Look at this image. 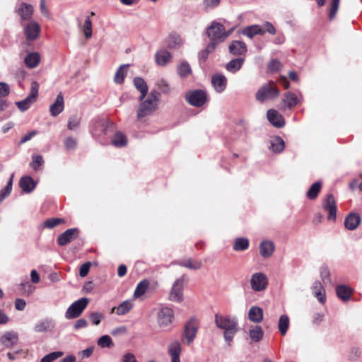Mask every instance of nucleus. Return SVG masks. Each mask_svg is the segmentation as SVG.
Wrapping results in <instances>:
<instances>
[{"instance_id": "1", "label": "nucleus", "mask_w": 362, "mask_h": 362, "mask_svg": "<svg viewBox=\"0 0 362 362\" xmlns=\"http://www.w3.org/2000/svg\"><path fill=\"white\" fill-rule=\"evenodd\" d=\"M215 324L217 327L223 330V338L230 346L234 336L238 331V322L235 317L228 315H215Z\"/></svg>"}, {"instance_id": "2", "label": "nucleus", "mask_w": 362, "mask_h": 362, "mask_svg": "<svg viewBox=\"0 0 362 362\" xmlns=\"http://www.w3.org/2000/svg\"><path fill=\"white\" fill-rule=\"evenodd\" d=\"M159 95L160 94L158 91L151 90L144 100H140L141 103L137 110V117L139 119L151 115L157 109Z\"/></svg>"}, {"instance_id": "3", "label": "nucleus", "mask_w": 362, "mask_h": 362, "mask_svg": "<svg viewBox=\"0 0 362 362\" xmlns=\"http://www.w3.org/2000/svg\"><path fill=\"white\" fill-rule=\"evenodd\" d=\"M279 91L276 88V85L274 82H269L263 85L256 93V99L258 101L263 102L264 100L272 99L279 95Z\"/></svg>"}, {"instance_id": "4", "label": "nucleus", "mask_w": 362, "mask_h": 362, "mask_svg": "<svg viewBox=\"0 0 362 362\" xmlns=\"http://www.w3.org/2000/svg\"><path fill=\"white\" fill-rule=\"evenodd\" d=\"M232 31L233 30L229 32H226L225 28L222 24L213 22L208 28L207 35L211 40L223 42L229 36Z\"/></svg>"}, {"instance_id": "5", "label": "nucleus", "mask_w": 362, "mask_h": 362, "mask_svg": "<svg viewBox=\"0 0 362 362\" xmlns=\"http://www.w3.org/2000/svg\"><path fill=\"white\" fill-rule=\"evenodd\" d=\"M88 302L89 300L87 298H81L74 302L66 311V318L71 320L79 317L88 305Z\"/></svg>"}, {"instance_id": "6", "label": "nucleus", "mask_w": 362, "mask_h": 362, "mask_svg": "<svg viewBox=\"0 0 362 362\" xmlns=\"http://www.w3.org/2000/svg\"><path fill=\"white\" fill-rule=\"evenodd\" d=\"M39 87L40 85L37 81L32 82L29 95L24 100L16 102V105L21 111L24 112L27 110L36 100L38 95Z\"/></svg>"}, {"instance_id": "7", "label": "nucleus", "mask_w": 362, "mask_h": 362, "mask_svg": "<svg viewBox=\"0 0 362 362\" xmlns=\"http://www.w3.org/2000/svg\"><path fill=\"white\" fill-rule=\"evenodd\" d=\"M174 318V312L171 308L162 307L157 313V322L160 328H168Z\"/></svg>"}, {"instance_id": "8", "label": "nucleus", "mask_w": 362, "mask_h": 362, "mask_svg": "<svg viewBox=\"0 0 362 362\" xmlns=\"http://www.w3.org/2000/svg\"><path fill=\"white\" fill-rule=\"evenodd\" d=\"M185 98L191 105L195 107L202 106L207 100L206 94L204 91L201 90H196L187 93Z\"/></svg>"}, {"instance_id": "9", "label": "nucleus", "mask_w": 362, "mask_h": 362, "mask_svg": "<svg viewBox=\"0 0 362 362\" xmlns=\"http://www.w3.org/2000/svg\"><path fill=\"white\" fill-rule=\"evenodd\" d=\"M268 284L267 276L262 272H257L252 274L250 279V285L255 291H262L264 290Z\"/></svg>"}, {"instance_id": "10", "label": "nucleus", "mask_w": 362, "mask_h": 362, "mask_svg": "<svg viewBox=\"0 0 362 362\" xmlns=\"http://www.w3.org/2000/svg\"><path fill=\"white\" fill-rule=\"evenodd\" d=\"M183 288L184 281L183 279H177L172 287L170 293V299L175 302L180 303L183 300Z\"/></svg>"}, {"instance_id": "11", "label": "nucleus", "mask_w": 362, "mask_h": 362, "mask_svg": "<svg viewBox=\"0 0 362 362\" xmlns=\"http://www.w3.org/2000/svg\"><path fill=\"white\" fill-rule=\"evenodd\" d=\"M323 209L328 212V220L335 221L337 218V204L332 194L327 196L324 200Z\"/></svg>"}, {"instance_id": "12", "label": "nucleus", "mask_w": 362, "mask_h": 362, "mask_svg": "<svg viewBox=\"0 0 362 362\" xmlns=\"http://www.w3.org/2000/svg\"><path fill=\"white\" fill-rule=\"evenodd\" d=\"M197 326L193 321L187 322L182 334V341L187 344H191L196 337Z\"/></svg>"}, {"instance_id": "13", "label": "nucleus", "mask_w": 362, "mask_h": 362, "mask_svg": "<svg viewBox=\"0 0 362 362\" xmlns=\"http://www.w3.org/2000/svg\"><path fill=\"white\" fill-rule=\"evenodd\" d=\"M55 327L54 320L51 318H45L38 321L34 326L33 330L37 333L52 332Z\"/></svg>"}, {"instance_id": "14", "label": "nucleus", "mask_w": 362, "mask_h": 362, "mask_svg": "<svg viewBox=\"0 0 362 362\" xmlns=\"http://www.w3.org/2000/svg\"><path fill=\"white\" fill-rule=\"evenodd\" d=\"M40 31V25L35 21H31L25 27L24 32L26 38L29 40H34L39 36Z\"/></svg>"}, {"instance_id": "15", "label": "nucleus", "mask_w": 362, "mask_h": 362, "mask_svg": "<svg viewBox=\"0 0 362 362\" xmlns=\"http://www.w3.org/2000/svg\"><path fill=\"white\" fill-rule=\"evenodd\" d=\"M211 83L216 92L222 93L226 88L227 78L223 74H216L211 77Z\"/></svg>"}, {"instance_id": "16", "label": "nucleus", "mask_w": 362, "mask_h": 362, "mask_svg": "<svg viewBox=\"0 0 362 362\" xmlns=\"http://www.w3.org/2000/svg\"><path fill=\"white\" fill-rule=\"evenodd\" d=\"M1 343L7 348H11L18 342V334L15 332H6L0 339Z\"/></svg>"}, {"instance_id": "17", "label": "nucleus", "mask_w": 362, "mask_h": 362, "mask_svg": "<svg viewBox=\"0 0 362 362\" xmlns=\"http://www.w3.org/2000/svg\"><path fill=\"white\" fill-rule=\"evenodd\" d=\"M267 117L269 122L276 127L281 128L285 124L284 117L275 110H269Z\"/></svg>"}, {"instance_id": "18", "label": "nucleus", "mask_w": 362, "mask_h": 362, "mask_svg": "<svg viewBox=\"0 0 362 362\" xmlns=\"http://www.w3.org/2000/svg\"><path fill=\"white\" fill-rule=\"evenodd\" d=\"M78 234L76 228H70L62 233L57 239V243L59 245L64 246L74 240Z\"/></svg>"}, {"instance_id": "19", "label": "nucleus", "mask_w": 362, "mask_h": 362, "mask_svg": "<svg viewBox=\"0 0 362 362\" xmlns=\"http://www.w3.org/2000/svg\"><path fill=\"white\" fill-rule=\"evenodd\" d=\"M64 109V100L62 93H59L53 104L49 106V112L52 116L56 117Z\"/></svg>"}, {"instance_id": "20", "label": "nucleus", "mask_w": 362, "mask_h": 362, "mask_svg": "<svg viewBox=\"0 0 362 362\" xmlns=\"http://www.w3.org/2000/svg\"><path fill=\"white\" fill-rule=\"evenodd\" d=\"M107 122L105 119H95L92 122L90 132L93 136H98L101 134H106Z\"/></svg>"}, {"instance_id": "21", "label": "nucleus", "mask_w": 362, "mask_h": 362, "mask_svg": "<svg viewBox=\"0 0 362 362\" xmlns=\"http://www.w3.org/2000/svg\"><path fill=\"white\" fill-rule=\"evenodd\" d=\"M181 346L178 341L171 342L168 347V351L171 358V362H180Z\"/></svg>"}, {"instance_id": "22", "label": "nucleus", "mask_w": 362, "mask_h": 362, "mask_svg": "<svg viewBox=\"0 0 362 362\" xmlns=\"http://www.w3.org/2000/svg\"><path fill=\"white\" fill-rule=\"evenodd\" d=\"M134 307L132 300H127L121 303L118 306L112 308V313H116L118 315L127 314Z\"/></svg>"}, {"instance_id": "23", "label": "nucleus", "mask_w": 362, "mask_h": 362, "mask_svg": "<svg viewBox=\"0 0 362 362\" xmlns=\"http://www.w3.org/2000/svg\"><path fill=\"white\" fill-rule=\"evenodd\" d=\"M361 223V217L358 214H349L344 221L345 227L350 230H355Z\"/></svg>"}, {"instance_id": "24", "label": "nucleus", "mask_w": 362, "mask_h": 362, "mask_svg": "<svg viewBox=\"0 0 362 362\" xmlns=\"http://www.w3.org/2000/svg\"><path fill=\"white\" fill-rule=\"evenodd\" d=\"M312 290L314 296L317 298L319 302L325 304L326 302L325 290L320 281L314 282Z\"/></svg>"}, {"instance_id": "25", "label": "nucleus", "mask_w": 362, "mask_h": 362, "mask_svg": "<svg viewBox=\"0 0 362 362\" xmlns=\"http://www.w3.org/2000/svg\"><path fill=\"white\" fill-rule=\"evenodd\" d=\"M229 52L233 55H242L247 52V46L242 41H233L229 45Z\"/></svg>"}, {"instance_id": "26", "label": "nucleus", "mask_w": 362, "mask_h": 362, "mask_svg": "<svg viewBox=\"0 0 362 362\" xmlns=\"http://www.w3.org/2000/svg\"><path fill=\"white\" fill-rule=\"evenodd\" d=\"M274 248L275 246L273 242L264 240L260 243L259 253L263 257L267 258L272 256L274 251Z\"/></svg>"}, {"instance_id": "27", "label": "nucleus", "mask_w": 362, "mask_h": 362, "mask_svg": "<svg viewBox=\"0 0 362 362\" xmlns=\"http://www.w3.org/2000/svg\"><path fill=\"white\" fill-rule=\"evenodd\" d=\"M263 310L258 306H252L248 311V318L252 322H261L263 320Z\"/></svg>"}, {"instance_id": "28", "label": "nucleus", "mask_w": 362, "mask_h": 362, "mask_svg": "<svg viewBox=\"0 0 362 362\" xmlns=\"http://www.w3.org/2000/svg\"><path fill=\"white\" fill-rule=\"evenodd\" d=\"M19 185L24 192L30 193L36 187V183L30 176H25L21 178Z\"/></svg>"}, {"instance_id": "29", "label": "nucleus", "mask_w": 362, "mask_h": 362, "mask_svg": "<svg viewBox=\"0 0 362 362\" xmlns=\"http://www.w3.org/2000/svg\"><path fill=\"white\" fill-rule=\"evenodd\" d=\"M134 84L136 88L141 93V95L139 98V100H144L148 90L146 83L142 78L136 77L134 79Z\"/></svg>"}, {"instance_id": "30", "label": "nucleus", "mask_w": 362, "mask_h": 362, "mask_svg": "<svg viewBox=\"0 0 362 362\" xmlns=\"http://www.w3.org/2000/svg\"><path fill=\"white\" fill-rule=\"evenodd\" d=\"M40 61V56L37 52L28 53L24 59L25 66L29 69L36 67Z\"/></svg>"}, {"instance_id": "31", "label": "nucleus", "mask_w": 362, "mask_h": 362, "mask_svg": "<svg viewBox=\"0 0 362 362\" xmlns=\"http://www.w3.org/2000/svg\"><path fill=\"white\" fill-rule=\"evenodd\" d=\"M300 101V98H298L296 93L291 91H288L284 94L283 98V103L288 108H291L298 105Z\"/></svg>"}, {"instance_id": "32", "label": "nucleus", "mask_w": 362, "mask_h": 362, "mask_svg": "<svg viewBox=\"0 0 362 362\" xmlns=\"http://www.w3.org/2000/svg\"><path fill=\"white\" fill-rule=\"evenodd\" d=\"M243 33L248 37L252 38L255 35H264L265 30L262 29L259 25H252L245 28Z\"/></svg>"}, {"instance_id": "33", "label": "nucleus", "mask_w": 362, "mask_h": 362, "mask_svg": "<svg viewBox=\"0 0 362 362\" xmlns=\"http://www.w3.org/2000/svg\"><path fill=\"white\" fill-rule=\"evenodd\" d=\"M170 59V53L165 49L160 50L157 52V53L156 54V63L160 66L166 65L169 62Z\"/></svg>"}, {"instance_id": "34", "label": "nucleus", "mask_w": 362, "mask_h": 362, "mask_svg": "<svg viewBox=\"0 0 362 362\" xmlns=\"http://www.w3.org/2000/svg\"><path fill=\"white\" fill-rule=\"evenodd\" d=\"M244 61L243 58L233 59L226 65V69L229 72L234 74L241 69Z\"/></svg>"}, {"instance_id": "35", "label": "nucleus", "mask_w": 362, "mask_h": 362, "mask_svg": "<svg viewBox=\"0 0 362 362\" xmlns=\"http://www.w3.org/2000/svg\"><path fill=\"white\" fill-rule=\"evenodd\" d=\"M179 264L192 270L199 269L202 265L201 262L194 260L191 258L180 260Z\"/></svg>"}, {"instance_id": "36", "label": "nucleus", "mask_w": 362, "mask_h": 362, "mask_svg": "<svg viewBox=\"0 0 362 362\" xmlns=\"http://www.w3.org/2000/svg\"><path fill=\"white\" fill-rule=\"evenodd\" d=\"M336 292L338 298L342 300H348L351 294V288L344 285L338 286L336 288Z\"/></svg>"}, {"instance_id": "37", "label": "nucleus", "mask_w": 362, "mask_h": 362, "mask_svg": "<svg viewBox=\"0 0 362 362\" xmlns=\"http://www.w3.org/2000/svg\"><path fill=\"white\" fill-rule=\"evenodd\" d=\"M149 286V281L147 279L141 281L136 286L134 293V297L135 298H140L144 295Z\"/></svg>"}, {"instance_id": "38", "label": "nucleus", "mask_w": 362, "mask_h": 362, "mask_svg": "<svg viewBox=\"0 0 362 362\" xmlns=\"http://www.w3.org/2000/svg\"><path fill=\"white\" fill-rule=\"evenodd\" d=\"M249 336L250 338L254 341V342H259L261 341L264 336V332L261 327L259 326H255L254 328L250 329L249 330Z\"/></svg>"}, {"instance_id": "39", "label": "nucleus", "mask_w": 362, "mask_h": 362, "mask_svg": "<svg viewBox=\"0 0 362 362\" xmlns=\"http://www.w3.org/2000/svg\"><path fill=\"white\" fill-rule=\"evenodd\" d=\"M33 12V8L31 5L23 4L18 9V13L23 20H28L30 18Z\"/></svg>"}, {"instance_id": "40", "label": "nucleus", "mask_w": 362, "mask_h": 362, "mask_svg": "<svg viewBox=\"0 0 362 362\" xmlns=\"http://www.w3.org/2000/svg\"><path fill=\"white\" fill-rule=\"evenodd\" d=\"M127 142V141L126 136L120 132L115 133L112 139V144L117 147L124 146H126Z\"/></svg>"}, {"instance_id": "41", "label": "nucleus", "mask_w": 362, "mask_h": 362, "mask_svg": "<svg viewBox=\"0 0 362 362\" xmlns=\"http://www.w3.org/2000/svg\"><path fill=\"white\" fill-rule=\"evenodd\" d=\"M289 326V318L286 315H281L279 323H278V328L279 332L282 335H285L287 329Z\"/></svg>"}, {"instance_id": "42", "label": "nucleus", "mask_w": 362, "mask_h": 362, "mask_svg": "<svg viewBox=\"0 0 362 362\" xmlns=\"http://www.w3.org/2000/svg\"><path fill=\"white\" fill-rule=\"evenodd\" d=\"M127 66L128 65H122L117 69L114 77V81L116 83L121 84L124 82V78L127 75L126 68Z\"/></svg>"}, {"instance_id": "43", "label": "nucleus", "mask_w": 362, "mask_h": 362, "mask_svg": "<svg viewBox=\"0 0 362 362\" xmlns=\"http://www.w3.org/2000/svg\"><path fill=\"white\" fill-rule=\"evenodd\" d=\"M321 183L316 182L313 183L307 192V197L310 199H315L321 189Z\"/></svg>"}, {"instance_id": "44", "label": "nucleus", "mask_w": 362, "mask_h": 362, "mask_svg": "<svg viewBox=\"0 0 362 362\" xmlns=\"http://www.w3.org/2000/svg\"><path fill=\"white\" fill-rule=\"evenodd\" d=\"M249 241L247 238H237L233 245V250L235 251H243L248 248Z\"/></svg>"}, {"instance_id": "45", "label": "nucleus", "mask_w": 362, "mask_h": 362, "mask_svg": "<svg viewBox=\"0 0 362 362\" xmlns=\"http://www.w3.org/2000/svg\"><path fill=\"white\" fill-rule=\"evenodd\" d=\"M270 148L274 152L279 153L284 148V141L280 137H276L272 141Z\"/></svg>"}, {"instance_id": "46", "label": "nucleus", "mask_w": 362, "mask_h": 362, "mask_svg": "<svg viewBox=\"0 0 362 362\" xmlns=\"http://www.w3.org/2000/svg\"><path fill=\"white\" fill-rule=\"evenodd\" d=\"M81 29L86 39H90L92 37V22L89 16L86 18Z\"/></svg>"}, {"instance_id": "47", "label": "nucleus", "mask_w": 362, "mask_h": 362, "mask_svg": "<svg viewBox=\"0 0 362 362\" xmlns=\"http://www.w3.org/2000/svg\"><path fill=\"white\" fill-rule=\"evenodd\" d=\"M98 345L101 348H111L114 344L109 335H103L98 339Z\"/></svg>"}, {"instance_id": "48", "label": "nucleus", "mask_w": 362, "mask_h": 362, "mask_svg": "<svg viewBox=\"0 0 362 362\" xmlns=\"http://www.w3.org/2000/svg\"><path fill=\"white\" fill-rule=\"evenodd\" d=\"M13 178V175H12L6 186L0 192V202H1L5 199V197H6L11 192Z\"/></svg>"}, {"instance_id": "49", "label": "nucleus", "mask_w": 362, "mask_h": 362, "mask_svg": "<svg viewBox=\"0 0 362 362\" xmlns=\"http://www.w3.org/2000/svg\"><path fill=\"white\" fill-rule=\"evenodd\" d=\"M81 118L77 115L69 117L67 127L69 130H74L80 126Z\"/></svg>"}, {"instance_id": "50", "label": "nucleus", "mask_w": 362, "mask_h": 362, "mask_svg": "<svg viewBox=\"0 0 362 362\" xmlns=\"http://www.w3.org/2000/svg\"><path fill=\"white\" fill-rule=\"evenodd\" d=\"M64 354L62 351H54L50 354L45 355L41 358L40 362H53L56 359L62 356Z\"/></svg>"}, {"instance_id": "51", "label": "nucleus", "mask_w": 362, "mask_h": 362, "mask_svg": "<svg viewBox=\"0 0 362 362\" xmlns=\"http://www.w3.org/2000/svg\"><path fill=\"white\" fill-rule=\"evenodd\" d=\"M64 223V220L62 218H49V219L46 220L44 222V226H45V227H46L47 228H53L55 226H57L59 224Z\"/></svg>"}, {"instance_id": "52", "label": "nucleus", "mask_w": 362, "mask_h": 362, "mask_svg": "<svg viewBox=\"0 0 362 362\" xmlns=\"http://www.w3.org/2000/svg\"><path fill=\"white\" fill-rule=\"evenodd\" d=\"M191 67L188 63L183 62L177 68V72L181 77H185L191 73Z\"/></svg>"}, {"instance_id": "53", "label": "nucleus", "mask_w": 362, "mask_h": 362, "mask_svg": "<svg viewBox=\"0 0 362 362\" xmlns=\"http://www.w3.org/2000/svg\"><path fill=\"white\" fill-rule=\"evenodd\" d=\"M43 163L44 160L42 156L40 155H35L32 157V162L30 163V166L33 169L37 170L41 165H42Z\"/></svg>"}, {"instance_id": "54", "label": "nucleus", "mask_w": 362, "mask_h": 362, "mask_svg": "<svg viewBox=\"0 0 362 362\" xmlns=\"http://www.w3.org/2000/svg\"><path fill=\"white\" fill-rule=\"evenodd\" d=\"M157 86H158V88L163 93H165V94L170 93L171 90V88H170L168 83L167 82V81L165 79H163V78L158 81Z\"/></svg>"}, {"instance_id": "55", "label": "nucleus", "mask_w": 362, "mask_h": 362, "mask_svg": "<svg viewBox=\"0 0 362 362\" xmlns=\"http://www.w3.org/2000/svg\"><path fill=\"white\" fill-rule=\"evenodd\" d=\"M89 318L94 325H98L104 318V315L98 312H93L90 314Z\"/></svg>"}, {"instance_id": "56", "label": "nucleus", "mask_w": 362, "mask_h": 362, "mask_svg": "<svg viewBox=\"0 0 362 362\" xmlns=\"http://www.w3.org/2000/svg\"><path fill=\"white\" fill-rule=\"evenodd\" d=\"M339 1L340 0H332L331 7H330V11H329V19H331V20L334 19L337 14V12L339 8Z\"/></svg>"}, {"instance_id": "57", "label": "nucleus", "mask_w": 362, "mask_h": 362, "mask_svg": "<svg viewBox=\"0 0 362 362\" xmlns=\"http://www.w3.org/2000/svg\"><path fill=\"white\" fill-rule=\"evenodd\" d=\"M64 146L67 150H73L77 146V141L72 136H69L64 140Z\"/></svg>"}, {"instance_id": "58", "label": "nucleus", "mask_w": 362, "mask_h": 362, "mask_svg": "<svg viewBox=\"0 0 362 362\" xmlns=\"http://www.w3.org/2000/svg\"><path fill=\"white\" fill-rule=\"evenodd\" d=\"M38 134V132L37 130H33L31 132H28L26 134H25L21 139L20 140L18 144L22 145L23 144L30 141L33 137L36 136Z\"/></svg>"}, {"instance_id": "59", "label": "nucleus", "mask_w": 362, "mask_h": 362, "mask_svg": "<svg viewBox=\"0 0 362 362\" xmlns=\"http://www.w3.org/2000/svg\"><path fill=\"white\" fill-rule=\"evenodd\" d=\"M90 262H86L83 264L79 270V274L81 277H85L87 276V274L89 272L90 268Z\"/></svg>"}, {"instance_id": "60", "label": "nucleus", "mask_w": 362, "mask_h": 362, "mask_svg": "<svg viewBox=\"0 0 362 362\" xmlns=\"http://www.w3.org/2000/svg\"><path fill=\"white\" fill-rule=\"evenodd\" d=\"M9 93V86L6 83L0 82V97H6Z\"/></svg>"}, {"instance_id": "61", "label": "nucleus", "mask_w": 362, "mask_h": 362, "mask_svg": "<svg viewBox=\"0 0 362 362\" xmlns=\"http://www.w3.org/2000/svg\"><path fill=\"white\" fill-rule=\"evenodd\" d=\"M281 68V62L277 59H273L270 62L269 64V69L272 71H276Z\"/></svg>"}, {"instance_id": "62", "label": "nucleus", "mask_w": 362, "mask_h": 362, "mask_svg": "<svg viewBox=\"0 0 362 362\" xmlns=\"http://www.w3.org/2000/svg\"><path fill=\"white\" fill-rule=\"evenodd\" d=\"M219 42H220L211 40V42L206 46L204 53L207 55L209 53L213 52L215 49L217 44Z\"/></svg>"}, {"instance_id": "63", "label": "nucleus", "mask_w": 362, "mask_h": 362, "mask_svg": "<svg viewBox=\"0 0 362 362\" xmlns=\"http://www.w3.org/2000/svg\"><path fill=\"white\" fill-rule=\"evenodd\" d=\"M26 305V303L23 299L18 298L15 302V308L18 310H23Z\"/></svg>"}, {"instance_id": "64", "label": "nucleus", "mask_w": 362, "mask_h": 362, "mask_svg": "<svg viewBox=\"0 0 362 362\" xmlns=\"http://www.w3.org/2000/svg\"><path fill=\"white\" fill-rule=\"evenodd\" d=\"M87 325V321L85 319H79L75 322L74 328L76 329H79L86 327Z\"/></svg>"}]
</instances>
